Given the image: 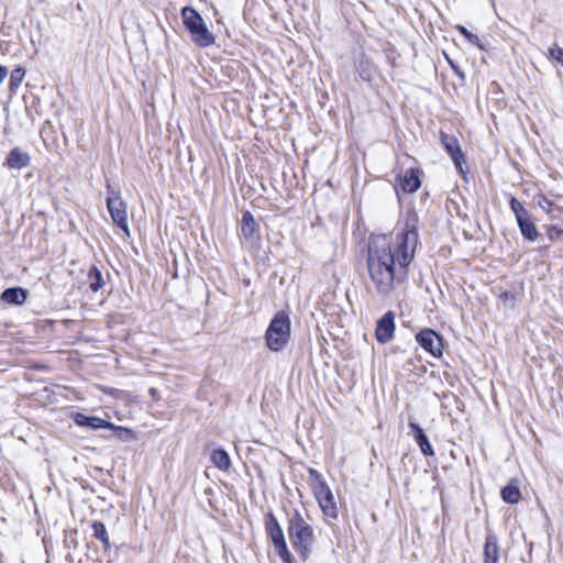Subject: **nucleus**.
I'll return each instance as SVG.
<instances>
[{"instance_id": "obj_20", "label": "nucleus", "mask_w": 563, "mask_h": 563, "mask_svg": "<svg viewBox=\"0 0 563 563\" xmlns=\"http://www.w3.org/2000/svg\"><path fill=\"white\" fill-rule=\"evenodd\" d=\"M318 504H319L324 517H327L329 519L338 518V507H336L333 494L330 497H327V498L320 500Z\"/></svg>"}, {"instance_id": "obj_3", "label": "nucleus", "mask_w": 563, "mask_h": 563, "mask_svg": "<svg viewBox=\"0 0 563 563\" xmlns=\"http://www.w3.org/2000/svg\"><path fill=\"white\" fill-rule=\"evenodd\" d=\"M181 19L191 41L199 47H208L214 44L216 38L207 27L202 16L191 7L181 9Z\"/></svg>"}, {"instance_id": "obj_9", "label": "nucleus", "mask_w": 563, "mask_h": 563, "mask_svg": "<svg viewBox=\"0 0 563 563\" xmlns=\"http://www.w3.org/2000/svg\"><path fill=\"white\" fill-rule=\"evenodd\" d=\"M258 224L255 222L253 214L245 211L241 220V239L250 245L255 244L260 240Z\"/></svg>"}, {"instance_id": "obj_1", "label": "nucleus", "mask_w": 563, "mask_h": 563, "mask_svg": "<svg viewBox=\"0 0 563 563\" xmlns=\"http://www.w3.org/2000/svg\"><path fill=\"white\" fill-rule=\"evenodd\" d=\"M418 244L416 220L408 219L395 238L374 235L368 241L367 271L378 295L388 297L407 279Z\"/></svg>"}, {"instance_id": "obj_31", "label": "nucleus", "mask_w": 563, "mask_h": 563, "mask_svg": "<svg viewBox=\"0 0 563 563\" xmlns=\"http://www.w3.org/2000/svg\"><path fill=\"white\" fill-rule=\"evenodd\" d=\"M150 394L155 397L156 396V389L155 388H151L150 389Z\"/></svg>"}, {"instance_id": "obj_5", "label": "nucleus", "mask_w": 563, "mask_h": 563, "mask_svg": "<svg viewBox=\"0 0 563 563\" xmlns=\"http://www.w3.org/2000/svg\"><path fill=\"white\" fill-rule=\"evenodd\" d=\"M265 532L272 541L275 552L280 558L282 562L294 563L295 558L288 549L284 530L272 511L265 516Z\"/></svg>"}, {"instance_id": "obj_21", "label": "nucleus", "mask_w": 563, "mask_h": 563, "mask_svg": "<svg viewBox=\"0 0 563 563\" xmlns=\"http://www.w3.org/2000/svg\"><path fill=\"white\" fill-rule=\"evenodd\" d=\"M88 278H89V287L95 292L98 291L99 289H101L104 285V280H103L101 272L95 266L90 268V271L88 273Z\"/></svg>"}, {"instance_id": "obj_26", "label": "nucleus", "mask_w": 563, "mask_h": 563, "mask_svg": "<svg viewBox=\"0 0 563 563\" xmlns=\"http://www.w3.org/2000/svg\"><path fill=\"white\" fill-rule=\"evenodd\" d=\"M456 30L471 43L479 46V37L476 34L471 33L465 26L457 25Z\"/></svg>"}, {"instance_id": "obj_23", "label": "nucleus", "mask_w": 563, "mask_h": 563, "mask_svg": "<svg viewBox=\"0 0 563 563\" xmlns=\"http://www.w3.org/2000/svg\"><path fill=\"white\" fill-rule=\"evenodd\" d=\"M25 77V70L22 67H16L11 71L10 75V89L15 90Z\"/></svg>"}, {"instance_id": "obj_17", "label": "nucleus", "mask_w": 563, "mask_h": 563, "mask_svg": "<svg viewBox=\"0 0 563 563\" xmlns=\"http://www.w3.org/2000/svg\"><path fill=\"white\" fill-rule=\"evenodd\" d=\"M505 503L515 505L520 500L521 494L516 481L509 482L500 492Z\"/></svg>"}, {"instance_id": "obj_12", "label": "nucleus", "mask_w": 563, "mask_h": 563, "mask_svg": "<svg viewBox=\"0 0 563 563\" xmlns=\"http://www.w3.org/2000/svg\"><path fill=\"white\" fill-rule=\"evenodd\" d=\"M74 421L76 424L80 427H86L92 430L98 429H113V423L106 421L102 418L93 417V416H86L84 413H76L74 417Z\"/></svg>"}, {"instance_id": "obj_18", "label": "nucleus", "mask_w": 563, "mask_h": 563, "mask_svg": "<svg viewBox=\"0 0 563 563\" xmlns=\"http://www.w3.org/2000/svg\"><path fill=\"white\" fill-rule=\"evenodd\" d=\"M520 232L525 239L529 241H536L538 238V230L531 220L530 214L517 221Z\"/></svg>"}, {"instance_id": "obj_29", "label": "nucleus", "mask_w": 563, "mask_h": 563, "mask_svg": "<svg viewBox=\"0 0 563 563\" xmlns=\"http://www.w3.org/2000/svg\"><path fill=\"white\" fill-rule=\"evenodd\" d=\"M308 473H309L310 478L314 479L317 483L324 482V479L322 478L321 474L317 470L309 468Z\"/></svg>"}, {"instance_id": "obj_4", "label": "nucleus", "mask_w": 563, "mask_h": 563, "mask_svg": "<svg viewBox=\"0 0 563 563\" xmlns=\"http://www.w3.org/2000/svg\"><path fill=\"white\" fill-rule=\"evenodd\" d=\"M290 339V320L285 311H278L272 319L266 333V345L271 351H282Z\"/></svg>"}, {"instance_id": "obj_24", "label": "nucleus", "mask_w": 563, "mask_h": 563, "mask_svg": "<svg viewBox=\"0 0 563 563\" xmlns=\"http://www.w3.org/2000/svg\"><path fill=\"white\" fill-rule=\"evenodd\" d=\"M509 205L512 212L515 213L517 221L530 214L528 210L522 206V203L515 197L510 199Z\"/></svg>"}, {"instance_id": "obj_8", "label": "nucleus", "mask_w": 563, "mask_h": 563, "mask_svg": "<svg viewBox=\"0 0 563 563\" xmlns=\"http://www.w3.org/2000/svg\"><path fill=\"white\" fill-rule=\"evenodd\" d=\"M395 332V314L391 311L386 312L378 321L375 330L376 340L385 344L389 342Z\"/></svg>"}, {"instance_id": "obj_15", "label": "nucleus", "mask_w": 563, "mask_h": 563, "mask_svg": "<svg viewBox=\"0 0 563 563\" xmlns=\"http://www.w3.org/2000/svg\"><path fill=\"white\" fill-rule=\"evenodd\" d=\"M499 547L495 533L488 532L484 544V563H498Z\"/></svg>"}, {"instance_id": "obj_22", "label": "nucleus", "mask_w": 563, "mask_h": 563, "mask_svg": "<svg viewBox=\"0 0 563 563\" xmlns=\"http://www.w3.org/2000/svg\"><path fill=\"white\" fill-rule=\"evenodd\" d=\"M91 527L93 530V537L100 540L106 548H110V541L106 526L102 522L95 521Z\"/></svg>"}, {"instance_id": "obj_2", "label": "nucleus", "mask_w": 563, "mask_h": 563, "mask_svg": "<svg viewBox=\"0 0 563 563\" xmlns=\"http://www.w3.org/2000/svg\"><path fill=\"white\" fill-rule=\"evenodd\" d=\"M287 534L292 548L299 556L306 561L313 551L317 536L314 528L309 522V517H305L298 509L288 514Z\"/></svg>"}, {"instance_id": "obj_13", "label": "nucleus", "mask_w": 563, "mask_h": 563, "mask_svg": "<svg viewBox=\"0 0 563 563\" xmlns=\"http://www.w3.org/2000/svg\"><path fill=\"white\" fill-rule=\"evenodd\" d=\"M442 143H443L445 150L448 151V153L450 154L451 158L453 159L455 166L460 169V172H462L463 170L462 164L465 163V159H464V154H463L456 139L453 136L443 135Z\"/></svg>"}, {"instance_id": "obj_6", "label": "nucleus", "mask_w": 563, "mask_h": 563, "mask_svg": "<svg viewBox=\"0 0 563 563\" xmlns=\"http://www.w3.org/2000/svg\"><path fill=\"white\" fill-rule=\"evenodd\" d=\"M108 188L107 208L112 221L130 238V229L128 223L126 203L122 200L120 191L113 189L110 185Z\"/></svg>"}, {"instance_id": "obj_10", "label": "nucleus", "mask_w": 563, "mask_h": 563, "mask_svg": "<svg viewBox=\"0 0 563 563\" xmlns=\"http://www.w3.org/2000/svg\"><path fill=\"white\" fill-rule=\"evenodd\" d=\"M420 170L418 168H409L398 177V186L404 192H415L420 188L419 178Z\"/></svg>"}, {"instance_id": "obj_11", "label": "nucleus", "mask_w": 563, "mask_h": 563, "mask_svg": "<svg viewBox=\"0 0 563 563\" xmlns=\"http://www.w3.org/2000/svg\"><path fill=\"white\" fill-rule=\"evenodd\" d=\"M31 157L20 146L12 148L5 157L4 165L11 169H22L30 165Z\"/></svg>"}, {"instance_id": "obj_16", "label": "nucleus", "mask_w": 563, "mask_h": 563, "mask_svg": "<svg viewBox=\"0 0 563 563\" xmlns=\"http://www.w3.org/2000/svg\"><path fill=\"white\" fill-rule=\"evenodd\" d=\"M27 298V291L21 287L7 288L1 294V300L11 305H22Z\"/></svg>"}, {"instance_id": "obj_7", "label": "nucleus", "mask_w": 563, "mask_h": 563, "mask_svg": "<svg viewBox=\"0 0 563 563\" xmlns=\"http://www.w3.org/2000/svg\"><path fill=\"white\" fill-rule=\"evenodd\" d=\"M419 345L431 355L440 357L443 353L442 338L432 329H423L417 335Z\"/></svg>"}, {"instance_id": "obj_27", "label": "nucleus", "mask_w": 563, "mask_h": 563, "mask_svg": "<svg viewBox=\"0 0 563 563\" xmlns=\"http://www.w3.org/2000/svg\"><path fill=\"white\" fill-rule=\"evenodd\" d=\"M550 57L563 65V49L558 45H554L549 49Z\"/></svg>"}, {"instance_id": "obj_25", "label": "nucleus", "mask_w": 563, "mask_h": 563, "mask_svg": "<svg viewBox=\"0 0 563 563\" xmlns=\"http://www.w3.org/2000/svg\"><path fill=\"white\" fill-rule=\"evenodd\" d=\"M314 496L318 500V503L327 497H330L332 495V492L328 484L324 482L317 483L313 487Z\"/></svg>"}, {"instance_id": "obj_28", "label": "nucleus", "mask_w": 563, "mask_h": 563, "mask_svg": "<svg viewBox=\"0 0 563 563\" xmlns=\"http://www.w3.org/2000/svg\"><path fill=\"white\" fill-rule=\"evenodd\" d=\"M547 233L551 241L559 239L563 234V229L558 225H548Z\"/></svg>"}, {"instance_id": "obj_19", "label": "nucleus", "mask_w": 563, "mask_h": 563, "mask_svg": "<svg viewBox=\"0 0 563 563\" xmlns=\"http://www.w3.org/2000/svg\"><path fill=\"white\" fill-rule=\"evenodd\" d=\"M211 461L218 468L222 471H228L231 466L230 456L223 449L213 450L211 453Z\"/></svg>"}, {"instance_id": "obj_14", "label": "nucleus", "mask_w": 563, "mask_h": 563, "mask_svg": "<svg viewBox=\"0 0 563 563\" xmlns=\"http://www.w3.org/2000/svg\"><path fill=\"white\" fill-rule=\"evenodd\" d=\"M409 428H410L412 435H413L417 444L419 445L422 454L424 456H433L434 455L433 448H432L431 443L429 442V439L426 435L422 428L415 422H409Z\"/></svg>"}, {"instance_id": "obj_33", "label": "nucleus", "mask_w": 563, "mask_h": 563, "mask_svg": "<svg viewBox=\"0 0 563 563\" xmlns=\"http://www.w3.org/2000/svg\"><path fill=\"white\" fill-rule=\"evenodd\" d=\"M361 76H362V78H364V79H368V78H369V76H367V77H366L364 74H362Z\"/></svg>"}, {"instance_id": "obj_30", "label": "nucleus", "mask_w": 563, "mask_h": 563, "mask_svg": "<svg viewBox=\"0 0 563 563\" xmlns=\"http://www.w3.org/2000/svg\"><path fill=\"white\" fill-rule=\"evenodd\" d=\"M7 75H8L7 67L0 65V84L3 81V79L7 77Z\"/></svg>"}, {"instance_id": "obj_32", "label": "nucleus", "mask_w": 563, "mask_h": 563, "mask_svg": "<svg viewBox=\"0 0 563 563\" xmlns=\"http://www.w3.org/2000/svg\"><path fill=\"white\" fill-rule=\"evenodd\" d=\"M543 201H544V206L550 207V206L552 205V202H551V201H549L548 199H543Z\"/></svg>"}]
</instances>
